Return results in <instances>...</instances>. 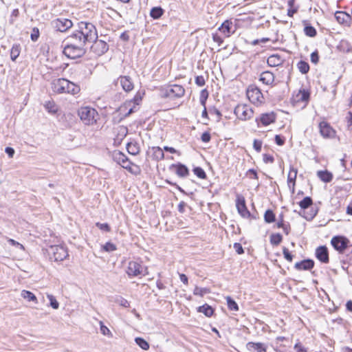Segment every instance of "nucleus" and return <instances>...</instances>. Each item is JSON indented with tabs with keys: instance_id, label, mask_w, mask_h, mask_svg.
<instances>
[{
	"instance_id": "f257e3e1",
	"label": "nucleus",
	"mask_w": 352,
	"mask_h": 352,
	"mask_svg": "<svg viewBox=\"0 0 352 352\" xmlns=\"http://www.w3.org/2000/svg\"><path fill=\"white\" fill-rule=\"evenodd\" d=\"M71 38H74L85 45L92 43L98 38V32L96 26L87 21H80L77 23V29L71 34Z\"/></svg>"
},
{
	"instance_id": "5fc2aeb1",
	"label": "nucleus",
	"mask_w": 352,
	"mask_h": 352,
	"mask_svg": "<svg viewBox=\"0 0 352 352\" xmlns=\"http://www.w3.org/2000/svg\"><path fill=\"white\" fill-rule=\"evenodd\" d=\"M96 226L101 230H103V231H105V232H110L111 231V228H110V226L108 223H96Z\"/></svg>"
},
{
	"instance_id": "ddd939ff",
	"label": "nucleus",
	"mask_w": 352,
	"mask_h": 352,
	"mask_svg": "<svg viewBox=\"0 0 352 352\" xmlns=\"http://www.w3.org/2000/svg\"><path fill=\"white\" fill-rule=\"evenodd\" d=\"M69 80L65 78L55 79L52 82V89L56 94H66Z\"/></svg>"
},
{
	"instance_id": "f8f14e48",
	"label": "nucleus",
	"mask_w": 352,
	"mask_h": 352,
	"mask_svg": "<svg viewBox=\"0 0 352 352\" xmlns=\"http://www.w3.org/2000/svg\"><path fill=\"white\" fill-rule=\"evenodd\" d=\"M236 206L238 210V212L241 214V216L243 218H250L256 219L255 217L252 216L250 211L248 210L245 198L243 196L238 195L236 201Z\"/></svg>"
},
{
	"instance_id": "4468645a",
	"label": "nucleus",
	"mask_w": 352,
	"mask_h": 352,
	"mask_svg": "<svg viewBox=\"0 0 352 352\" xmlns=\"http://www.w3.org/2000/svg\"><path fill=\"white\" fill-rule=\"evenodd\" d=\"M320 133L324 138H333L336 135V131L325 122H320L319 124Z\"/></svg>"
},
{
	"instance_id": "4c0bfd02",
	"label": "nucleus",
	"mask_w": 352,
	"mask_h": 352,
	"mask_svg": "<svg viewBox=\"0 0 352 352\" xmlns=\"http://www.w3.org/2000/svg\"><path fill=\"white\" fill-rule=\"evenodd\" d=\"M265 221L267 223H271L275 221V214L271 210H267L264 214Z\"/></svg>"
},
{
	"instance_id": "dca6fc26",
	"label": "nucleus",
	"mask_w": 352,
	"mask_h": 352,
	"mask_svg": "<svg viewBox=\"0 0 352 352\" xmlns=\"http://www.w3.org/2000/svg\"><path fill=\"white\" fill-rule=\"evenodd\" d=\"M116 84H120L123 90L125 91L126 92L131 91V90L133 89L134 87L133 82L131 77L128 76H120L117 79Z\"/></svg>"
},
{
	"instance_id": "a19ab883",
	"label": "nucleus",
	"mask_w": 352,
	"mask_h": 352,
	"mask_svg": "<svg viewBox=\"0 0 352 352\" xmlns=\"http://www.w3.org/2000/svg\"><path fill=\"white\" fill-rule=\"evenodd\" d=\"M313 204L312 199L310 197H305L299 202V206L302 209H307Z\"/></svg>"
},
{
	"instance_id": "c03bdc74",
	"label": "nucleus",
	"mask_w": 352,
	"mask_h": 352,
	"mask_svg": "<svg viewBox=\"0 0 352 352\" xmlns=\"http://www.w3.org/2000/svg\"><path fill=\"white\" fill-rule=\"evenodd\" d=\"M20 49L19 46L17 45H14L10 51V58L12 60H15L16 58L19 56Z\"/></svg>"
},
{
	"instance_id": "ea45409f",
	"label": "nucleus",
	"mask_w": 352,
	"mask_h": 352,
	"mask_svg": "<svg viewBox=\"0 0 352 352\" xmlns=\"http://www.w3.org/2000/svg\"><path fill=\"white\" fill-rule=\"evenodd\" d=\"M227 301L228 307L231 311H238L239 310V306L236 304V302L230 297L227 296L226 298Z\"/></svg>"
},
{
	"instance_id": "412c9836",
	"label": "nucleus",
	"mask_w": 352,
	"mask_h": 352,
	"mask_svg": "<svg viewBox=\"0 0 352 352\" xmlns=\"http://www.w3.org/2000/svg\"><path fill=\"white\" fill-rule=\"evenodd\" d=\"M218 30L223 33L225 37H229L235 32V28H233L231 21L226 20L221 25Z\"/></svg>"
},
{
	"instance_id": "cd10ccee",
	"label": "nucleus",
	"mask_w": 352,
	"mask_h": 352,
	"mask_svg": "<svg viewBox=\"0 0 352 352\" xmlns=\"http://www.w3.org/2000/svg\"><path fill=\"white\" fill-rule=\"evenodd\" d=\"M152 150V157L156 161L162 160L164 158V153L163 149L160 146H153Z\"/></svg>"
},
{
	"instance_id": "a878e982",
	"label": "nucleus",
	"mask_w": 352,
	"mask_h": 352,
	"mask_svg": "<svg viewBox=\"0 0 352 352\" xmlns=\"http://www.w3.org/2000/svg\"><path fill=\"white\" fill-rule=\"evenodd\" d=\"M121 166L135 175H138L140 173L139 166L132 163L129 160H126Z\"/></svg>"
},
{
	"instance_id": "0eeeda50",
	"label": "nucleus",
	"mask_w": 352,
	"mask_h": 352,
	"mask_svg": "<svg viewBox=\"0 0 352 352\" xmlns=\"http://www.w3.org/2000/svg\"><path fill=\"white\" fill-rule=\"evenodd\" d=\"M247 97L252 103L256 105L262 104L264 101V98L261 90L254 86H250L248 88Z\"/></svg>"
},
{
	"instance_id": "39448f33",
	"label": "nucleus",
	"mask_w": 352,
	"mask_h": 352,
	"mask_svg": "<svg viewBox=\"0 0 352 352\" xmlns=\"http://www.w3.org/2000/svg\"><path fill=\"white\" fill-rule=\"evenodd\" d=\"M185 89L179 85H172L166 87L162 88L160 95L162 98H181L184 95Z\"/></svg>"
},
{
	"instance_id": "393cba45",
	"label": "nucleus",
	"mask_w": 352,
	"mask_h": 352,
	"mask_svg": "<svg viewBox=\"0 0 352 352\" xmlns=\"http://www.w3.org/2000/svg\"><path fill=\"white\" fill-rule=\"evenodd\" d=\"M284 59L281 56L276 54L270 56L267 60V65L270 67H277L282 65Z\"/></svg>"
},
{
	"instance_id": "6e6d98bb",
	"label": "nucleus",
	"mask_w": 352,
	"mask_h": 352,
	"mask_svg": "<svg viewBox=\"0 0 352 352\" xmlns=\"http://www.w3.org/2000/svg\"><path fill=\"white\" fill-rule=\"evenodd\" d=\"M39 37V30L38 28H34L32 30L30 38L32 41H36Z\"/></svg>"
},
{
	"instance_id": "603ef678",
	"label": "nucleus",
	"mask_w": 352,
	"mask_h": 352,
	"mask_svg": "<svg viewBox=\"0 0 352 352\" xmlns=\"http://www.w3.org/2000/svg\"><path fill=\"white\" fill-rule=\"evenodd\" d=\"M100 331L104 336L112 337L113 334L107 327H106L102 321H100Z\"/></svg>"
},
{
	"instance_id": "338daca9",
	"label": "nucleus",
	"mask_w": 352,
	"mask_h": 352,
	"mask_svg": "<svg viewBox=\"0 0 352 352\" xmlns=\"http://www.w3.org/2000/svg\"><path fill=\"white\" fill-rule=\"evenodd\" d=\"M234 248L235 251L237 252V254H241L244 252L243 247H242L241 244L239 243H234Z\"/></svg>"
},
{
	"instance_id": "c9c22d12",
	"label": "nucleus",
	"mask_w": 352,
	"mask_h": 352,
	"mask_svg": "<svg viewBox=\"0 0 352 352\" xmlns=\"http://www.w3.org/2000/svg\"><path fill=\"white\" fill-rule=\"evenodd\" d=\"M296 98L298 101L307 102L309 98V93L305 89L300 90Z\"/></svg>"
},
{
	"instance_id": "37998d69",
	"label": "nucleus",
	"mask_w": 352,
	"mask_h": 352,
	"mask_svg": "<svg viewBox=\"0 0 352 352\" xmlns=\"http://www.w3.org/2000/svg\"><path fill=\"white\" fill-rule=\"evenodd\" d=\"M135 341L141 349L144 350H148L149 349V344L144 339L142 338H136Z\"/></svg>"
},
{
	"instance_id": "052dcab7",
	"label": "nucleus",
	"mask_w": 352,
	"mask_h": 352,
	"mask_svg": "<svg viewBox=\"0 0 352 352\" xmlns=\"http://www.w3.org/2000/svg\"><path fill=\"white\" fill-rule=\"evenodd\" d=\"M212 40L214 42L217 43L219 46L223 42V39L217 33L212 34Z\"/></svg>"
},
{
	"instance_id": "58836bf2",
	"label": "nucleus",
	"mask_w": 352,
	"mask_h": 352,
	"mask_svg": "<svg viewBox=\"0 0 352 352\" xmlns=\"http://www.w3.org/2000/svg\"><path fill=\"white\" fill-rule=\"evenodd\" d=\"M298 68L299 69V71L302 74H307L309 70V64L304 61V60H300L298 62Z\"/></svg>"
},
{
	"instance_id": "f704fd0d",
	"label": "nucleus",
	"mask_w": 352,
	"mask_h": 352,
	"mask_svg": "<svg viewBox=\"0 0 352 352\" xmlns=\"http://www.w3.org/2000/svg\"><path fill=\"white\" fill-rule=\"evenodd\" d=\"M164 10L161 7H154L151 9L150 15L154 19H157L162 16Z\"/></svg>"
},
{
	"instance_id": "2f4dec72",
	"label": "nucleus",
	"mask_w": 352,
	"mask_h": 352,
	"mask_svg": "<svg viewBox=\"0 0 352 352\" xmlns=\"http://www.w3.org/2000/svg\"><path fill=\"white\" fill-rule=\"evenodd\" d=\"M197 311L203 313L207 317H210L214 313V309L208 304L199 307Z\"/></svg>"
},
{
	"instance_id": "8fccbe9b",
	"label": "nucleus",
	"mask_w": 352,
	"mask_h": 352,
	"mask_svg": "<svg viewBox=\"0 0 352 352\" xmlns=\"http://www.w3.org/2000/svg\"><path fill=\"white\" fill-rule=\"evenodd\" d=\"M47 298L49 299L50 302V306L54 309H58L59 307V303L56 300V299L55 298V297L52 295V294H47Z\"/></svg>"
},
{
	"instance_id": "13d9d810",
	"label": "nucleus",
	"mask_w": 352,
	"mask_h": 352,
	"mask_svg": "<svg viewBox=\"0 0 352 352\" xmlns=\"http://www.w3.org/2000/svg\"><path fill=\"white\" fill-rule=\"evenodd\" d=\"M277 227L278 228H282L286 235L289 234L290 232V225L289 223H285L284 225L277 223Z\"/></svg>"
},
{
	"instance_id": "49530a36",
	"label": "nucleus",
	"mask_w": 352,
	"mask_h": 352,
	"mask_svg": "<svg viewBox=\"0 0 352 352\" xmlns=\"http://www.w3.org/2000/svg\"><path fill=\"white\" fill-rule=\"evenodd\" d=\"M115 302L125 308L130 307V302L122 296H117L115 299Z\"/></svg>"
},
{
	"instance_id": "9b49d317",
	"label": "nucleus",
	"mask_w": 352,
	"mask_h": 352,
	"mask_svg": "<svg viewBox=\"0 0 352 352\" xmlns=\"http://www.w3.org/2000/svg\"><path fill=\"white\" fill-rule=\"evenodd\" d=\"M52 25L56 30L64 32L73 26V23L68 19L58 18L52 21Z\"/></svg>"
},
{
	"instance_id": "f3484780",
	"label": "nucleus",
	"mask_w": 352,
	"mask_h": 352,
	"mask_svg": "<svg viewBox=\"0 0 352 352\" xmlns=\"http://www.w3.org/2000/svg\"><path fill=\"white\" fill-rule=\"evenodd\" d=\"M276 115L273 111L270 113H265L261 115L260 118H256V122L259 125V122L263 126H268L269 124L274 123L276 121Z\"/></svg>"
},
{
	"instance_id": "774afa93",
	"label": "nucleus",
	"mask_w": 352,
	"mask_h": 352,
	"mask_svg": "<svg viewBox=\"0 0 352 352\" xmlns=\"http://www.w3.org/2000/svg\"><path fill=\"white\" fill-rule=\"evenodd\" d=\"M274 161V158L272 155L268 154H263V162L266 164L267 163H273Z\"/></svg>"
},
{
	"instance_id": "b1692460",
	"label": "nucleus",
	"mask_w": 352,
	"mask_h": 352,
	"mask_svg": "<svg viewBox=\"0 0 352 352\" xmlns=\"http://www.w3.org/2000/svg\"><path fill=\"white\" fill-rule=\"evenodd\" d=\"M314 262L311 259L303 260L295 264V268L298 270H309L314 267Z\"/></svg>"
},
{
	"instance_id": "09e8293b",
	"label": "nucleus",
	"mask_w": 352,
	"mask_h": 352,
	"mask_svg": "<svg viewBox=\"0 0 352 352\" xmlns=\"http://www.w3.org/2000/svg\"><path fill=\"white\" fill-rule=\"evenodd\" d=\"M44 107L50 113H55L57 112V107L53 102H46Z\"/></svg>"
},
{
	"instance_id": "473e14b6",
	"label": "nucleus",
	"mask_w": 352,
	"mask_h": 352,
	"mask_svg": "<svg viewBox=\"0 0 352 352\" xmlns=\"http://www.w3.org/2000/svg\"><path fill=\"white\" fill-rule=\"evenodd\" d=\"M66 94L76 95L79 93L80 88L78 85L74 84L69 80V85H67Z\"/></svg>"
},
{
	"instance_id": "6e6552de",
	"label": "nucleus",
	"mask_w": 352,
	"mask_h": 352,
	"mask_svg": "<svg viewBox=\"0 0 352 352\" xmlns=\"http://www.w3.org/2000/svg\"><path fill=\"white\" fill-rule=\"evenodd\" d=\"M331 243L336 250L342 254L349 247L350 241L345 236H335L331 239Z\"/></svg>"
},
{
	"instance_id": "4be33fe9",
	"label": "nucleus",
	"mask_w": 352,
	"mask_h": 352,
	"mask_svg": "<svg viewBox=\"0 0 352 352\" xmlns=\"http://www.w3.org/2000/svg\"><path fill=\"white\" fill-rule=\"evenodd\" d=\"M297 173L298 170L296 168H294L293 166L290 167L289 172L287 176V184L289 188L291 189L292 193H294L295 191V184L297 177Z\"/></svg>"
},
{
	"instance_id": "680f3d73",
	"label": "nucleus",
	"mask_w": 352,
	"mask_h": 352,
	"mask_svg": "<svg viewBox=\"0 0 352 352\" xmlns=\"http://www.w3.org/2000/svg\"><path fill=\"white\" fill-rule=\"evenodd\" d=\"M195 83L199 87L204 86L206 83L204 77L203 76H196L195 77Z\"/></svg>"
},
{
	"instance_id": "2eb2a0df",
	"label": "nucleus",
	"mask_w": 352,
	"mask_h": 352,
	"mask_svg": "<svg viewBox=\"0 0 352 352\" xmlns=\"http://www.w3.org/2000/svg\"><path fill=\"white\" fill-rule=\"evenodd\" d=\"M169 169L174 171L181 178L187 177L190 174L188 167L182 163L173 164L170 166Z\"/></svg>"
},
{
	"instance_id": "c85d7f7f",
	"label": "nucleus",
	"mask_w": 352,
	"mask_h": 352,
	"mask_svg": "<svg viewBox=\"0 0 352 352\" xmlns=\"http://www.w3.org/2000/svg\"><path fill=\"white\" fill-rule=\"evenodd\" d=\"M317 176L319 179L326 183L331 182L333 179V175L328 170H318L317 172Z\"/></svg>"
},
{
	"instance_id": "a211bd4d",
	"label": "nucleus",
	"mask_w": 352,
	"mask_h": 352,
	"mask_svg": "<svg viewBox=\"0 0 352 352\" xmlns=\"http://www.w3.org/2000/svg\"><path fill=\"white\" fill-rule=\"evenodd\" d=\"M94 45H92V49L94 52L98 56H101L106 53L109 50L108 44L102 40L94 41Z\"/></svg>"
},
{
	"instance_id": "e2e57ef3",
	"label": "nucleus",
	"mask_w": 352,
	"mask_h": 352,
	"mask_svg": "<svg viewBox=\"0 0 352 352\" xmlns=\"http://www.w3.org/2000/svg\"><path fill=\"white\" fill-rule=\"evenodd\" d=\"M253 147L257 152H261L262 147V142L258 140H254L253 142Z\"/></svg>"
},
{
	"instance_id": "423d86ee",
	"label": "nucleus",
	"mask_w": 352,
	"mask_h": 352,
	"mask_svg": "<svg viewBox=\"0 0 352 352\" xmlns=\"http://www.w3.org/2000/svg\"><path fill=\"white\" fill-rule=\"evenodd\" d=\"M234 113L238 119L242 121L250 120L254 116L253 109L246 104H239L234 109Z\"/></svg>"
},
{
	"instance_id": "5701e85b",
	"label": "nucleus",
	"mask_w": 352,
	"mask_h": 352,
	"mask_svg": "<svg viewBox=\"0 0 352 352\" xmlns=\"http://www.w3.org/2000/svg\"><path fill=\"white\" fill-rule=\"evenodd\" d=\"M246 348L251 352H267L266 346L261 342H249L246 344Z\"/></svg>"
},
{
	"instance_id": "0e129e2a",
	"label": "nucleus",
	"mask_w": 352,
	"mask_h": 352,
	"mask_svg": "<svg viewBox=\"0 0 352 352\" xmlns=\"http://www.w3.org/2000/svg\"><path fill=\"white\" fill-rule=\"evenodd\" d=\"M311 61L314 64H317L318 63L319 56L317 51H315L311 54Z\"/></svg>"
},
{
	"instance_id": "c756f323",
	"label": "nucleus",
	"mask_w": 352,
	"mask_h": 352,
	"mask_svg": "<svg viewBox=\"0 0 352 352\" xmlns=\"http://www.w3.org/2000/svg\"><path fill=\"white\" fill-rule=\"evenodd\" d=\"M113 160L122 166L126 160H129V158L122 152L120 151H115L113 154Z\"/></svg>"
},
{
	"instance_id": "a18cd8bd",
	"label": "nucleus",
	"mask_w": 352,
	"mask_h": 352,
	"mask_svg": "<svg viewBox=\"0 0 352 352\" xmlns=\"http://www.w3.org/2000/svg\"><path fill=\"white\" fill-rule=\"evenodd\" d=\"M305 34L310 37H314L316 34V30L311 25H306L304 28Z\"/></svg>"
},
{
	"instance_id": "9d476101",
	"label": "nucleus",
	"mask_w": 352,
	"mask_h": 352,
	"mask_svg": "<svg viewBox=\"0 0 352 352\" xmlns=\"http://www.w3.org/2000/svg\"><path fill=\"white\" fill-rule=\"evenodd\" d=\"M126 272L130 278L145 275L144 267L136 261H130L129 263Z\"/></svg>"
},
{
	"instance_id": "79ce46f5",
	"label": "nucleus",
	"mask_w": 352,
	"mask_h": 352,
	"mask_svg": "<svg viewBox=\"0 0 352 352\" xmlns=\"http://www.w3.org/2000/svg\"><path fill=\"white\" fill-rule=\"evenodd\" d=\"M283 240L282 235L279 233L272 234L270 236V243L274 245H278Z\"/></svg>"
},
{
	"instance_id": "3c124183",
	"label": "nucleus",
	"mask_w": 352,
	"mask_h": 352,
	"mask_svg": "<svg viewBox=\"0 0 352 352\" xmlns=\"http://www.w3.org/2000/svg\"><path fill=\"white\" fill-rule=\"evenodd\" d=\"M208 97V91L206 89H203L200 93V98H199L200 103L203 107H205L206 102Z\"/></svg>"
},
{
	"instance_id": "864d4df0",
	"label": "nucleus",
	"mask_w": 352,
	"mask_h": 352,
	"mask_svg": "<svg viewBox=\"0 0 352 352\" xmlns=\"http://www.w3.org/2000/svg\"><path fill=\"white\" fill-rule=\"evenodd\" d=\"M102 250L111 252L116 250V245L111 242H107L102 246Z\"/></svg>"
},
{
	"instance_id": "7ed1b4c3",
	"label": "nucleus",
	"mask_w": 352,
	"mask_h": 352,
	"mask_svg": "<svg viewBox=\"0 0 352 352\" xmlns=\"http://www.w3.org/2000/svg\"><path fill=\"white\" fill-rule=\"evenodd\" d=\"M80 120L86 125H93L96 123L98 113L96 110L90 107H81L78 110Z\"/></svg>"
},
{
	"instance_id": "e433bc0d",
	"label": "nucleus",
	"mask_w": 352,
	"mask_h": 352,
	"mask_svg": "<svg viewBox=\"0 0 352 352\" xmlns=\"http://www.w3.org/2000/svg\"><path fill=\"white\" fill-rule=\"evenodd\" d=\"M210 292V289L207 287H199L196 286L193 291V294L195 296H204L205 294Z\"/></svg>"
},
{
	"instance_id": "1a4fd4ad",
	"label": "nucleus",
	"mask_w": 352,
	"mask_h": 352,
	"mask_svg": "<svg viewBox=\"0 0 352 352\" xmlns=\"http://www.w3.org/2000/svg\"><path fill=\"white\" fill-rule=\"evenodd\" d=\"M142 100V97L140 94H137L134 98L132 100H128L124 103L123 105H122L120 107V112H124L126 110L128 111L125 113L124 116H129L132 113L135 111V109L136 107V105L139 104V102Z\"/></svg>"
},
{
	"instance_id": "bb28decb",
	"label": "nucleus",
	"mask_w": 352,
	"mask_h": 352,
	"mask_svg": "<svg viewBox=\"0 0 352 352\" xmlns=\"http://www.w3.org/2000/svg\"><path fill=\"white\" fill-rule=\"evenodd\" d=\"M259 80L265 85H271L274 80V74L268 71L263 72L261 74Z\"/></svg>"
},
{
	"instance_id": "bf43d9fd",
	"label": "nucleus",
	"mask_w": 352,
	"mask_h": 352,
	"mask_svg": "<svg viewBox=\"0 0 352 352\" xmlns=\"http://www.w3.org/2000/svg\"><path fill=\"white\" fill-rule=\"evenodd\" d=\"M294 348L296 352H308L307 349L300 342L296 343Z\"/></svg>"
},
{
	"instance_id": "de8ad7c7",
	"label": "nucleus",
	"mask_w": 352,
	"mask_h": 352,
	"mask_svg": "<svg viewBox=\"0 0 352 352\" xmlns=\"http://www.w3.org/2000/svg\"><path fill=\"white\" fill-rule=\"evenodd\" d=\"M194 174L200 179H206V174L204 170L201 167H195L193 168Z\"/></svg>"
},
{
	"instance_id": "7c9ffc66",
	"label": "nucleus",
	"mask_w": 352,
	"mask_h": 352,
	"mask_svg": "<svg viewBox=\"0 0 352 352\" xmlns=\"http://www.w3.org/2000/svg\"><path fill=\"white\" fill-rule=\"evenodd\" d=\"M21 297H23L24 299L27 300L29 302L32 301L34 302L35 304L38 303L37 298L32 292L30 291L25 289L22 290L21 292Z\"/></svg>"
},
{
	"instance_id": "6ab92c4d",
	"label": "nucleus",
	"mask_w": 352,
	"mask_h": 352,
	"mask_svg": "<svg viewBox=\"0 0 352 352\" xmlns=\"http://www.w3.org/2000/svg\"><path fill=\"white\" fill-rule=\"evenodd\" d=\"M316 257L323 263H328L329 261L328 249L324 245L319 246L316 250Z\"/></svg>"
},
{
	"instance_id": "20e7f679",
	"label": "nucleus",
	"mask_w": 352,
	"mask_h": 352,
	"mask_svg": "<svg viewBox=\"0 0 352 352\" xmlns=\"http://www.w3.org/2000/svg\"><path fill=\"white\" fill-rule=\"evenodd\" d=\"M47 253L51 261L60 262L65 260L68 256L67 249L62 245H51L47 249Z\"/></svg>"
},
{
	"instance_id": "aec40b11",
	"label": "nucleus",
	"mask_w": 352,
	"mask_h": 352,
	"mask_svg": "<svg viewBox=\"0 0 352 352\" xmlns=\"http://www.w3.org/2000/svg\"><path fill=\"white\" fill-rule=\"evenodd\" d=\"M335 18L340 24L350 26L351 16L346 12L343 11H336L335 12Z\"/></svg>"
},
{
	"instance_id": "69168bd1",
	"label": "nucleus",
	"mask_w": 352,
	"mask_h": 352,
	"mask_svg": "<svg viewBox=\"0 0 352 352\" xmlns=\"http://www.w3.org/2000/svg\"><path fill=\"white\" fill-rule=\"evenodd\" d=\"M211 136L209 132H204L202 133L201 140L204 142H209L210 141Z\"/></svg>"
},
{
	"instance_id": "72a5a7b5",
	"label": "nucleus",
	"mask_w": 352,
	"mask_h": 352,
	"mask_svg": "<svg viewBox=\"0 0 352 352\" xmlns=\"http://www.w3.org/2000/svg\"><path fill=\"white\" fill-rule=\"evenodd\" d=\"M126 149L128 153L133 155H135L140 152V147L137 143H128L126 145Z\"/></svg>"
},
{
	"instance_id": "f03ea898",
	"label": "nucleus",
	"mask_w": 352,
	"mask_h": 352,
	"mask_svg": "<svg viewBox=\"0 0 352 352\" xmlns=\"http://www.w3.org/2000/svg\"><path fill=\"white\" fill-rule=\"evenodd\" d=\"M71 37L72 36L69 35L64 41L67 43L63 47V53L67 58L72 59L83 56L87 52L85 45L76 39L71 38Z\"/></svg>"
},
{
	"instance_id": "4d7b16f0",
	"label": "nucleus",
	"mask_w": 352,
	"mask_h": 352,
	"mask_svg": "<svg viewBox=\"0 0 352 352\" xmlns=\"http://www.w3.org/2000/svg\"><path fill=\"white\" fill-rule=\"evenodd\" d=\"M283 254L284 258L287 261H288L289 262L292 261L293 255L290 253V252L289 251V250L287 248H283Z\"/></svg>"
}]
</instances>
